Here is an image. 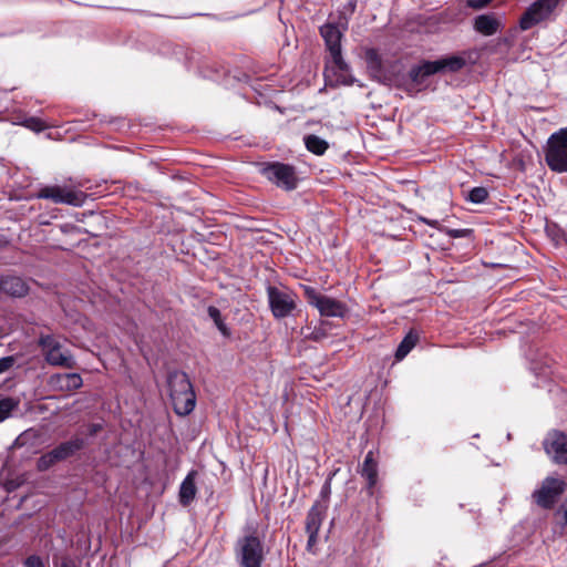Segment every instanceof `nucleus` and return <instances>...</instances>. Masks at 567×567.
<instances>
[{
  "instance_id": "39",
  "label": "nucleus",
  "mask_w": 567,
  "mask_h": 567,
  "mask_svg": "<svg viewBox=\"0 0 567 567\" xmlns=\"http://www.w3.org/2000/svg\"><path fill=\"white\" fill-rule=\"evenodd\" d=\"M330 492H331L330 483L326 482L321 488L320 495L322 498H328L330 495Z\"/></svg>"
},
{
  "instance_id": "32",
  "label": "nucleus",
  "mask_w": 567,
  "mask_h": 567,
  "mask_svg": "<svg viewBox=\"0 0 567 567\" xmlns=\"http://www.w3.org/2000/svg\"><path fill=\"white\" fill-rule=\"evenodd\" d=\"M24 567H45L43 559L39 555H30L23 561Z\"/></svg>"
},
{
  "instance_id": "22",
  "label": "nucleus",
  "mask_w": 567,
  "mask_h": 567,
  "mask_svg": "<svg viewBox=\"0 0 567 567\" xmlns=\"http://www.w3.org/2000/svg\"><path fill=\"white\" fill-rule=\"evenodd\" d=\"M417 341L419 333L415 330H410L396 348L394 354L395 360H403L410 353V351L416 346Z\"/></svg>"
},
{
  "instance_id": "23",
  "label": "nucleus",
  "mask_w": 567,
  "mask_h": 567,
  "mask_svg": "<svg viewBox=\"0 0 567 567\" xmlns=\"http://www.w3.org/2000/svg\"><path fill=\"white\" fill-rule=\"evenodd\" d=\"M306 148L315 155H323L329 147L326 140L315 134H308L303 137Z\"/></svg>"
},
{
  "instance_id": "21",
  "label": "nucleus",
  "mask_w": 567,
  "mask_h": 567,
  "mask_svg": "<svg viewBox=\"0 0 567 567\" xmlns=\"http://www.w3.org/2000/svg\"><path fill=\"white\" fill-rule=\"evenodd\" d=\"M196 495V485L193 473H189L181 484L179 487V503L184 506L189 505Z\"/></svg>"
},
{
  "instance_id": "11",
  "label": "nucleus",
  "mask_w": 567,
  "mask_h": 567,
  "mask_svg": "<svg viewBox=\"0 0 567 567\" xmlns=\"http://www.w3.org/2000/svg\"><path fill=\"white\" fill-rule=\"evenodd\" d=\"M546 454L556 463L567 465V435L559 431L547 434L544 442Z\"/></svg>"
},
{
  "instance_id": "3",
  "label": "nucleus",
  "mask_w": 567,
  "mask_h": 567,
  "mask_svg": "<svg viewBox=\"0 0 567 567\" xmlns=\"http://www.w3.org/2000/svg\"><path fill=\"white\" fill-rule=\"evenodd\" d=\"M544 155L551 172L567 173V126L549 135L544 146Z\"/></svg>"
},
{
  "instance_id": "9",
  "label": "nucleus",
  "mask_w": 567,
  "mask_h": 567,
  "mask_svg": "<svg viewBox=\"0 0 567 567\" xmlns=\"http://www.w3.org/2000/svg\"><path fill=\"white\" fill-rule=\"evenodd\" d=\"M320 33L326 42L332 63L338 70L347 71L348 64L343 60L341 52L342 33L339 28L328 23L320 28Z\"/></svg>"
},
{
  "instance_id": "35",
  "label": "nucleus",
  "mask_w": 567,
  "mask_h": 567,
  "mask_svg": "<svg viewBox=\"0 0 567 567\" xmlns=\"http://www.w3.org/2000/svg\"><path fill=\"white\" fill-rule=\"evenodd\" d=\"M59 567H81V565L76 559L66 556L61 559Z\"/></svg>"
},
{
  "instance_id": "31",
  "label": "nucleus",
  "mask_w": 567,
  "mask_h": 567,
  "mask_svg": "<svg viewBox=\"0 0 567 567\" xmlns=\"http://www.w3.org/2000/svg\"><path fill=\"white\" fill-rule=\"evenodd\" d=\"M440 231L445 233L451 238H464L470 234V229H451V228H440Z\"/></svg>"
},
{
  "instance_id": "12",
  "label": "nucleus",
  "mask_w": 567,
  "mask_h": 567,
  "mask_svg": "<svg viewBox=\"0 0 567 567\" xmlns=\"http://www.w3.org/2000/svg\"><path fill=\"white\" fill-rule=\"evenodd\" d=\"M29 291L28 284L17 276H3L0 278V292L13 298L24 297Z\"/></svg>"
},
{
  "instance_id": "43",
  "label": "nucleus",
  "mask_w": 567,
  "mask_h": 567,
  "mask_svg": "<svg viewBox=\"0 0 567 567\" xmlns=\"http://www.w3.org/2000/svg\"><path fill=\"white\" fill-rule=\"evenodd\" d=\"M21 441H22V436H19V437L16 440L14 444L19 445V444H21Z\"/></svg>"
},
{
  "instance_id": "25",
  "label": "nucleus",
  "mask_w": 567,
  "mask_h": 567,
  "mask_svg": "<svg viewBox=\"0 0 567 567\" xmlns=\"http://www.w3.org/2000/svg\"><path fill=\"white\" fill-rule=\"evenodd\" d=\"M19 406V400L4 398L0 400V422L10 416L11 412Z\"/></svg>"
},
{
  "instance_id": "4",
  "label": "nucleus",
  "mask_w": 567,
  "mask_h": 567,
  "mask_svg": "<svg viewBox=\"0 0 567 567\" xmlns=\"http://www.w3.org/2000/svg\"><path fill=\"white\" fill-rule=\"evenodd\" d=\"M38 344L42 350L48 364L72 369L75 365L74 357L69 349L51 334H41Z\"/></svg>"
},
{
  "instance_id": "34",
  "label": "nucleus",
  "mask_w": 567,
  "mask_h": 567,
  "mask_svg": "<svg viewBox=\"0 0 567 567\" xmlns=\"http://www.w3.org/2000/svg\"><path fill=\"white\" fill-rule=\"evenodd\" d=\"M14 363V358L9 355V357H3V358H0V373L9 370Z\"/></svg>"
},
{
  "instance_id": "24",
  "label": "nucleus",
  "mask_w": 567,
  "mask_h": 567,
  "mask_svg": "<svg viewBox=\"0 0 567 567\" xmlns=\"http://www.w3.org/2000/svg\"><path fill=\"white\" fill-rule=\"evenodd\" d=\"M207 313H208L209 318L214 321L218 331L225 338H229L231 332H230V329L227 327V324L224 322V320L221 318L220 310L218 308H216L215 306H209L207 309Z\"/></svg>"
},
{
  "instance_id": "36",
  "label": "nucleus",
  "mask_w": 567,
  "mask_h": 567,
  "mask_svg": "<svg viewBox=\"0 0 567 567\" xmlns=\"http://www.w3.org/2000/svg\"><path fill=\"white\" fill-rule=\"evenodd\" d=\"M492 0H468V6L474 9H482L487 6Z\"/></svg>"
},
{
  "instance_id": "17",
  "label": "nucleus",
  "mask_w": 567,
  "mask_h": 567,
  "mask_svg": "<svg viewBox=\"0 0 567 567\" xmlns=\"http://www.w3.org/2000/svg\"><path fill=\"white\" fill-rule=\"evenodd\" d=\"M499 29V22L494 14L484 13L474 19V30L477 33L489 37L494 35Z\"/></svg>"
},
{
  "instance_id": "44",
  "label": "nucleus",
  "mask_w": 567,
  "mask_h": 567,
  "mask_svg": "<svg viewBox=\"0 0 567 567\" xmlns=\"http://www.w3.org/2000/svg\"><path fill=\"white\" fill-rule=\"evenodd\" d=\"M348 24V18H344V28H347Z\"/></svg>"
},
{
  "instance_id": "33",
  "label": "nucleus",
  "mask_w": 567,
  "mask_h": 567,
  "mask_svg": "<svg viewBox=\"0 0 567 567\" xmlns=\"http://www.w3.org/2000/svg\"><path fill=\"white\" fill-rule=\"evenodd\" d=\"M306 338L313 341H321L327 338V332L322 327H316L309 334H306Z\"/></svg>"
},
{
  "instance_id": "7",
  "label": "nucleus",
  "mask_w": 567,
  "mask_h": 567,
  "mask_svg": "<svg viewBox=\"0 0 567 567\" xmlns=\"http://www.w3.org/2000/svg\"><path fill=\"white\" fill-rule=\"evenodd\" d=\"M262 175L277 187L285 190H293L298 186V176L292 165L272 162L261 169Z\"/></svg>"
},
{
  "instance_id": "8",
  "label": "nucleus",
  "mask_w": 567,
  "mask_h": 567,
  "mask_svg": "<svg viewBox=\"0 0 567 567\" xmlns=\"http://www.w3.org/2000/svg\"><path fill=\"white\" fill-rule=\"evenodd\" d=\"M559 0H537L532 3L519 20L522 30H529L534 25L548 19L558 6Z\"/></svg>"
},
{
  "instance_id": "15",
  "label": "nucleus",
  "mask_w": 567,
  "mask_h": 567,
  "mask_svg": "<svg viewBox=\"0 0 567 567\" xmlns=\"http://www.w3.org/2000/svg\"><path fill=\"white\" fill-rule=\"evenodd\" d=\"M321 316L343 318L347 313V307L343 302L331 297L324 296L318 300V308Z\"/></svg>"
},
{
  "instance_id": "18",
  "label": "nucleus",
  "mask_w": 567,
  "mask_h": 567,
  "mask_svg": "<svg viewBox=\"0 0 567 567\" xmlns=\"http://www.w3.org/2000/svg\"><path fill=\"white\" fill-rule=\"evenodd\" d=\"M327 506L316 503L311 506L306 518L307 534H318L326 513Z\"/></svg>"
},
{
  "instance_id": "29",
  "label": "nucleus",
  "mask_w": 567,
  "mask_h": 567,
  "mask_svg": "<svg viewBox=\"0 0 567 567\" xmlns=\"http://www.w3.org/2000/svg\"><path fill=\"white\" fill-rule=\"evenodd\" d=\"M368 65L372 71H379L381 69V59L374 50H370L367 53Z\"/></svg>"
},
{
  "instance_id": "28",
  "label": "nucleus",
  "mask_w": 567,
  "mask_h": 567,
  "mask_svg": "<svg viewBox=\"0 0 567 567\" xmlns=\"http://www.w3.org/2000/svg\"><path fill=\"white\" fill-rule=\"evenodd\" d=\"M16 123L21 124L34 132H42L47 127L43 121L34 116L24 117L23 120L17 121Z\"/></svg>"
},
{
  "instance_id": "6",
  "label": "nucleus",
  "mask_w": 567,
  "mask_h": 567,
  "mask_svg": "<svg viewBox=\"0 0 567 567\" xmlns=\"http://www.w3.org/2000/svg\"><path fill=\"white\" fill-rule=\"evenodd\" d=\"M566 487L567 484L563 478L547 476L542 481L540 486L533 492L532 498L540 508L551 509L566 491Z\"/></svg>"
},
{
  "instance_id": "1",
  "label": "nucleus",
  "mask_w": 567,
  "mask_h": 567,
  "mask_svg": "<svg viewBox=\"0 0 567 567\" xmlns=\"http://www.w3.org/2000/svg\"><path fill=\"white\" fill-rule=\"evenodd\" d=\"M465 59L460 55H449L435 61H423L413 65L408 75L413 87L424 85L426 79L436 73L457 72L465 66Z\"/></svg>"
},
{
  "instance_id": "26",
  "label": "nucleus",
  "mask_w": 567,
  "mask_h": 567,
  "mask_svg": "<svg viewBox=\"0 0 567 567\" xmlns=\"http://www.w3.org/2000/svg\"><path fill=\"white\" fill-rule=\"evenodd\" d=\"M58 462H60L58 456L55 455L54 451L51 450L48 453L40 456L37 466L39 471H47Z\"/></svg>"
},
{
  "instance_id": "38",
  "label": "nucleus",
  "mask_w": 567,
  "mask_h": 567,
  "mask_svg": "<svg viewBox=\"0 0 567 567\" xmlns=\"http://www.w3.org/2000/svg\"><path fill=\"white\" fill-rule=\"evenodd\" d=\"M420 220H421L422 223H424V224H426V225H429V226L433 227V228L439 229V230H440V228H442V227L440 226L439 220H436V219H429V218H426V217H420Z\"/></svg>"
},
{
  "instance_id": "14",
  "label": "nucleus",
  "mask_w": 567,
  "mask_h": 567,
  "mask_svg": "<svg viewBox=\"0 0 567 567\" xmlns=\"http://www.w3.org/2000/svg\"><path fill=\"white\" fill-rule=\"evenodd\" d=\"M87 442L85 439L80 436H74L69 441L60 443L58 446L52 449L58 456L59 461H64L71 456H73L76 452L83 450L86 446Z\"/></svg>"
},
{
  "instance_id": "40",
  "label": "nucleus",
  "mask_w": 567,
  "mask_h": 567,
  "mask_svg": "<svg viewBox=\"0 0 567 567\" xmlns=\"http://www.w3.org/2000/svg\"><path fill=\"white\" fill-rule=\"evenodd\" d=\"M355 7H357V3L355 1H349L346 6H344V12L349 13V14H352L355 10Z\"/></svg>"
},
{
  "instance_id": "2",
  "label": "nucleus",
  "mask_w": 567,
  "mask_h": 567,
  "mask_svg": "<svg viewBox=\"0 0 567 567\" xmlns=\"http://www.w3.org/2000/svg\"><path fill=\"white\" fill-rule=\"evenodd\" d=\"M235 553L240 567H261L264 544L255 527L245 528V534L236 542Z\"/></svg>"
},
{
  "instance_id": "19",
  "label": "nucleus",
  "mask_w": 567,
  "mask_h": 567,
  "mask_svg": "<svg viewBox=\"0 0 567 567\" xmlns=\"http://www.w3.org/2000/svg\"><path fill=\"white\" fill-rule=\"evenodd\" d=\"M56 389L61 391H74L83 385V380L79 373H58L52 378Z\"/></svg>"
},
{
  "instance_id": "16",
  "label": "nucleus",
  "mask_w": 567,
  "mask_h": 567,
  "mask_svg": "<svg viewBox=\"0 0 567 567\" xmlns=\"http://www.w3.org/2000/svg\"><path fill=\"white\" fill-rule=\"evenodd\" d=\"M167 386L169 395L193 390V385L188 375L185 372L178 370H174L168 373Z\"/></svg>"
},
{
  "instance_id": "30",
  "label": "nucleus",
  "mask_w": 567,
  "mask_h": 567,
  "mask_svg": "<svg viewBox=\"0 0 567 567\" xmlns=\"http://www.w3.org/2000/svg\"><path fill=\"white\" fill-rule=\"evenodd\" d=\"M305 293L307 296L308 302L318 308V300L323 299L324 295H320L315 288L306 287Z\"/></svg>"
},
{
  "instance_id": "27",
  "label": "nucleus",
  "mask_w": 567,
  "mask_h": 567,
  "mask_svg": "<svg viewBox=\"0 0 567 567\" xmlns=\"http://www.w3.org/2000/svg\"><path fill=\"white\" fill-rule=\"evenodd\" d=\"M488 197V192L485 187L478 186L472 188L466 199L470 200L473 204H483Z\"/></svg>"
},
{
  "instance_id": "5",
  "label": "nucleus",
  "mask_w": 567,
  "mask_h": 567,
  "mask_svg": "<svg viewBox=\"0 0 567 567\" xmlns=\"http://www.w3.org/2000/svg\"><path fill=\"white\" fill-rule=\"evenodd\" d=\"M268 306L275 319L280 320L293 315L297 308V295L288 288L268 285L266 288Z\"/></svg>"
},
{
  "instance_id": "13",
  "label": "nucleus",
  "mask_w": 567,
  "mask_h": 567,
  "mask_svg": "<svg viewBox=\"0 0 567 567\" xmlns=\"http://www.w3.org/2000/svg\"><path fill=\"white\" fill-rule=\"evenodd\" d=\"M174 412L177 415L186 416L193 412L196 405V394L194 390L186 391L183 393H176L169 395Z\"/></svg>"
},
{
  "instance_id": "41",
  "label": "nucleus",
  "mask_w": 567,
  "mask_h": 567,
  "mask_svg": "<svg viewBox=\"0 0 567 567\" xmlns=\"http://www.w3.org/2000/svg\"><path fill=\"white\" fill-rule=\"evenodd\" d=\"M318 534H308L307 547L310 549L317 542Z\"/></svg>"
},
{
  "instance_id": "37",
  "label": "nucleus",
  "mask_w": 567,
  "mask_h": 567,
  "mask_svg": "<svg viewBox=\"0 0 567 567\" xmlns=\"http://www.w3.org/2000/svg\"><path fill=\"white\" fill-rule=\"evenodd\" d=\"M102 430V425L97 423L89 424L87 426V435L95 436Z\"/></svg>"
},
{
  "instance_id": "20",
  "label": "nucleus",
  "mask_w": 567,
  "mask_h": 567,
  "mask_svg": "<svg viewBox=\"0 0 567 567\" xmlns=\"http://www.w3.org/2000/svg\"><path fill=\"white\" fill-rule=\"evenodd\" d=\"M361 475L367 480L368 488L372 489L378 482V463L374 460V454L369 451L364 457L361 466Z\"/></svg>"
},
{
  "instance_id": "10",
  "label": "nucleus",
  "mask_w": 567,
  "mask_h": 567,
  "mask_svg": "<svg viewBox=\"0 0 567 567\" xmlns=\"http://www.w3.org/2000/svg\"><path fill=\"white\" fill-rule=\"evenodd\" d=\"M39 197L50 199L55 204H66L80 207L84 205L87 195L81 190L69 189L60 186H47L40 190Z\"/></svg>"
},
{
  "instance_id": "42",
  "label": "nucleus",
  "mask_w": 567,
  "mask_h": 567,
  "mask_svg": "<svg viewBox=\"0 0 567 567\" xmlns=\"http://www.w3.org/2000/svg\"><path fill=\"white\" fill-rule=\"evenodd\" d=\"M549 368H550L549 363H548V362H545V363H544V367L539 368V372H538V373H540V374H546V371H545V370H546V369H549Z\"/></svg>"
}]
</instances>
